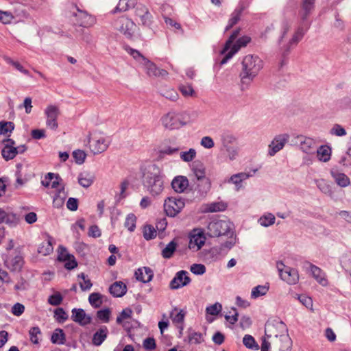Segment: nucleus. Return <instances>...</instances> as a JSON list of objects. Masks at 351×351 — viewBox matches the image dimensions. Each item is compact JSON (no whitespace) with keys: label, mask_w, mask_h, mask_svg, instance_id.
Returning <instances> with one entry per match:
<instances>
[{"label":"nucleus","mask_w":351,"mask_h":351,"mask_svg":"<svg viewBox=\"0 0 351 351\" xmlns=\"http://www.w3.org/2000/svg\"><path fill=\"white\" fill-rule=\"evenodd\" d=\"M291 28V22L285 21L282 23V33L278 40L279 43L282 45L280 47V55L277 64V69L279 73L283 71V69L288 64L289 55L291 49L296 46L303 38V32L302 29H299L297 32H294L291 38L283 43L284 41H285L287 34L289 32Z\"/></svg>","instance_id":"obj_1"},{"label":"nucleus","mask_w":351,"mask_h":351,"mask_svg":"<svg viewBox=\"0 0 351 351\" xmlns=\"http://www.w3.org/2000/svg\"><path fill=\"white\" fill-rule=\"evenodd\" d=\"M239 34V30L234 31L226 41L221 51V54H226L221 61V64L226 63L241 47H245L251 41L250 37L247 36H242L235 41Z\"/></svg>","instance_id":"obj_2"},{"label":"nucleus","mask_w":351,"mask_h":351,"mask_svg":"<svg viewBox=\"0 0 351 351\" xmlns=\"http://www.w3.org/2000/svg\"><path fill=\"white\" fill-rule=\"evenodd\" d=\"M315 0H302L300 9L298 12L300 22L295 32L302 29L303 36L311 26V22L309 20V16L315 9Z\"/></svg>","instance_id":"obj_3"},{"label":"nucleus","mask_w":351,"mask_h":351,"mask_svg":"<svg viewBox=\"0 0 351 351\" xmlns=\"http://www.w3.org/2000/svg\"><path fill=\"white\" fill-rule=\"evenodd\" d=\"M276 267L280 278L289 285H295L299 280V274L296 269L286 266L282 262H277Z\"/></svg>","instance_id":"obj_4"},{"label":"nucleus","mask_w":351,"mask_h":351,"mask_svg":"<svg viewBox=\"0 0 351 351\" xmlns=\"http://www.w3.org/2000/svg\"><path fill=\"white\" fill-rule=\"evenodd\" d=\"M144 184L149 193L153 195H157L163 191V180L157 174L146 173L144 176Z\"/></svg>","instance_id":"obj_5"},{"label":"nucleus","mask_w":351,"mask_h":351,"mask_svg":"<svg viewBox=\"0 0 351 351\" xmlns=\"http://www.w3.org/2000/svg\"><path fill=\"white\" fill-rule=\"evenodd\" d=\"M243 71L241 73V80L243 83L247 82V80L252 79L258 70L259 66L256 64V58L252 56H247L243 60Z\"/></svg>","instance_id":"obj_6"},{"label":"nucleus","mask_w":351,"mask_h":351,"mask_svg":"<svg viewBox=\"0 0 351 351\" xmlns=\"http://www.w3.org/2000/svg\"><path fill=\"white\" fill-rule=\"evenodd\" d=\"M230 230V223L225 220H213L208 225V234L210 237H219L227 234Z\"/></svg>","instance_id":"obj_7"},{"label":"nucleus","mask_w":351,"mask_h":351,"mask_svg":"<svg viewBox=\"0 0 351 351\" xmlns=\"http://www.w3.org/2000/svg\"><path fill=\"white\" fill-rule=\"evenodd\" d=\"M184 202L182 198L168 197L164 203V210L170 217H175L184 207Z\"/></svg>","instance_id":"obj_8"},{"label":"nucleus","mask_w":351,"mask_h":351,"mask_svg":"<svg viewBox=\"0 0 351 351\" xmlns=\"http://www.w3.org/2000/svg\"><path fill=\"white\" fill-rule=\"evenodd\" d=\"M89 138V147L94 154L104 152L108 147L105 138L99 133H90Z\"/></svg>","instance_id":"obj_9"},{"label":"nucleus","mask_w":351,"mask_h":351,"mask_svg":"<svg viewBox=\"0 0 351 351\" xmlns=\"http://www.w3.org/2000/svg\"><path fill=\"white\" fill-rule=\"evenodd\" d=\"M41 183L43 186L47 188L49 194L64 186L62 179L58 174L53 173H48L41 181Z\"/></svg>","instance_id":"obj_10"},{"label":"nucleus","mask_w":351,"mask_h":351,"mask_svg":"<svg viewBox=\"0 0 351 351\" xmlns=\"http://www.w3.org/2000/svg\"><path fill=\"white\" fill-rule=\"evenodd\" d=\"M57 260L63 263L66 269L71 270L77 267V263L73 255L71 254L66 247L60 245L58 248Z\"/></svg>","instance_id":"obj_11"},{"label":"nucleus","mask_w":351,"mask_h":351,"mask_svg":"<svg viewBox=\"0 0 351 351\" xmlns=\"http://www.w3.org/2000/svg\"><path fill=\"white\" fill-rule=\"evenodd\" d=\"M304 267L308 269L317 283L323 287L328 286V280L326 273L321 268L308 261H306L304 263Z\"/></svg>","instance_id":"obj_12"},{"label":"nucleus","mask_w":351,"mask_h":351,"mask_svg":"<svg viewBox=\"0 0 351 351\" xmlns=\"http://www.w3.org/2000/svg\"><path fill=\"white\" fill-rule=\"evenodd\" d=\"M289 138V135L287 133L276 135L268 146V155L273 156L282 149Z\"/></svg>","instance_id":"obj_13"},{"label":"nucleus","mask_w":351,"mask_h":351,"mask_svg":"<svg viewBox=\"0 0 351 351\" xmlns=\"http://www.w3.org/2000/svg\"><path fill=\"white\" fill-rule=\"evenodd\" d=\"M118 29L126 37H132L136 30V24L130 19L122 16L117 21Z\"/></svg>","instance_id":"obj_14"},{"label":"nucleus","mask_w":351,"mask_h":351,"mask_svg":"<svg viewBox=\"0 0 351 351\" xmlns=\"http://www.w3.org/2000/svg\"><path fill=\"white\" fill-rule=\"evenodd\" d=\"M295 144H298L300 149L306 154H313L315 153L317 143L316 141L311 138L304 136H297L295 137Z\"/></svg>","instance_id":"obj_15"},{"label":"nucleus","mask_w":351,"mask_h":351,"mask_svg":"<svg viewBox=\"0 0 351 351\" xmlns=\"http://www.w3.org/2000/svg\"><path fill=\"white\" fill-rule=\"evenodd\" d=\"M45 113L47 116L46 124L47 127L56 130L58 127L57 119L60 113L59 108L56 106L49 105L45 109Z\"/></svg>","instance_id":"obj_16"},{"label":"nucleus","mask_w":351,"mask_h":351,"mask_svg":"<svg viewBox=\"0 0 351 351\" xmlns=\"http://www.w3.org/2000/svg\"><path fill=\"white\" fill-rule=\"evenodd\" d=\"M5 265L12 271H20L24 265L23 257L19 252L14 251L7 257Z\"/></svg>","instance_id":"obj_17"},{"label":"nucleus","mask_w":351,"mask_h":351,"mask_svg":"<svg viewBox=\"0 0 351 351\" xmlns=\"http://www.w3.org/2000/svg\"><path fill=\"white\" fill-rule=\"evenodd\" d=\"M206 237L200 230H193L191 234L189 247L193 251H198L204 245Z\"/></svg>","instance_id":"obj_18"},{"label":"nucleus","mask_w":351,"mask_h":351,"mask_svg":"<svg viewBox=\"0 0 351 351\" xmlns=\"http://www.w3.org/2000/svg\"><path fill=\"white\" fill-rule=\"evenodd\" d=\"M136 20L139 19L142 25H149L152 23V16L148 8L144 5H138L135 9Z\"/></svg>","instance_id":"obj_19"},{"label":"nucleus","mask_w":351,"mask_h":351,"mask_svg":"<svg viewBox=\"0 0 351 351\" xmlns=\"http://www.w3.org/2000/svg\"><path fill=\"white\" fill-rule=\"evenodd\" d=\"M191 282V278L186 271H178L170 283L171 289H178L187 285Z\"/></svg>","instance_id":"obj_20"},{"label":"nucleus","mask_w":351,"mask_h":351,"mask_svg":"<svg viewBox=\"0 0 351 351\" xmlns=\"http://www.w3.org/2000/svg\"><path fill=\"white\" fill-rule=\"evenodd\" d=\"M71 319L80 326H86L90 323L91 317L82 308H73L71 311Z\"/></svg>","instance_id":"obj_21"},{"label":"nucleus","mask_w":351,"mask_h":351,"mask_svg":"<svg viewBox=\"0 0 351 351\" xmlns=\"http://www.w3.org/2000/svg\"><path fill=\"white\" fill-rule=\"evenodd\" d=\"M146 69L147 74L149 77H164L167 75L168 73L164 69H160L156 65L147 60L143 64Z\"/></svg>","instance_id":"obj_22"},{"label":"nucleus","mask_w":351,"mask_h":351,"mask_svg":"<svg viewBox=\"0 0 351 351\" xmlns=\"http://www.w3.org/2000/svg\"><path fill=\"white\" fill-rule=\"evenodd\" d=\"M330 175L335 183L340 187H347L350 184V180L344 173L339 171L337 169H332Z\"/></svg>","instance_id":"obj_23"},{"label":"nucleus","mask_w":351,"mask_h":351,"mask_svg":"<svg viewBox=\"0 0 351 351\" xmlns=\"http://www.w3.org/2000/svg\"><path fill=\"white\" fill-rule=\"evenodd\" d=\"M53 198V205L56 208L62 207L67 197V193L65 191L64 186L60 189H56L54 192L50 193Z\"/></svg>","instance_id":"obj_24"},{"label":"nucleus","mask_w":351,"mask_h":351,"mask_svg":"<svg viewBox=\"0 0 351 351\" xmlns=\"http://www.w3.org/2000/svg\"><path fill=\"white\" fill-rule=\"evenodd\" d=\"M19 219L16 215L11 212L8 208L4 209L0 208V223H5L7 224H16Z\"/></svg>","instance_id":"obj_25"},{"label":"nucleus","mask_w":351,"mask_h":351,"mask_svg":"<svg viewBox=\"0 0 351 351\" xmlns=\"http://www.w3.org/2000/svg\"><path fill=\"white\" fill-rule=\"evenodd\" d=\"M171 186L177 193H182L188 188L189 180L185 176H177L173 180Z\"/></svg>","instance_id":"obj_26"},{"label":"nucleus","mask_w":351,"mask_h":351,"mask_svg":"<svg viewBox=\"0 0 351 351\" xmlns=\"http://www.w3.org/2000/svg\"><path fill=\"white\" fill-rule=\"evenodd\" d=\"M6 142L10 143V145L7 144L5 145L2 149L1 154L5 160H10L16 156L18 151L16 147H13L14 142L12 139H7Z\"/></svg>","instance_id":"obj_27"},{"label":"nucleus","mask_w":351,"mask_h":351,"mask_svg":"<svg viewBox=\"0 0 351 351\" xmlns=\"http://www.w3.org/2000/svg\"><path fill=\"white\" fill-rule=\"evenodd\" d=\"M153 276V271L147 267L139 268L135 271L136 280L143 282H149L152 279Z\"/></svg>","instance_id":"obj_28"},{"label":"nucleus","mask_w":351,"mask_h":351,"mask_svg":"<svg viewBox=\"0 0 351 351\" xmlns=\"http://www.w3.org/2000/svg\"><path fill=\"white\" fill-rule=\"evenodd\" d=\"M185 315L186 313L183 310L175 308L170 313V318L178 328L182 329Z\"/></svg>","instance_id":"obj_29"},{"label":"nucleus","mask_w":351,"mask_h":351,"mask_svg":"<svg viewBox=\"0 0 351 351\" xmlns=\"http://www.w3.org/2000/svg\"><path fill=\"white\" fill-rule=\"evenodd\" d=\"M315 153L319 160L322 162H328L330 159L331 149L328 145H321L318 148L316 147Z\"/></svg>","instance_id":"obj_30"},{"label":"nucleus","mask_w":351,"mask_h":351,"mask_svg":"<svg viewBox=\"0 0 351 351\" xmlns=\"http://www.w3.org/2000/svg\"><path fill=\"white\" fill-rule=\"evenodd\" d=\"M165 126L169 129L173 130L180 126L179 119L177 115L169 113L162 119Z\"/></svg>","instance_id":"obj_31"},{"label":"nucleus","mask_w":351,"mask_h":351,"mask_svg":"<svg viewBox=\"0 0 351 351\" xmlns=\"http://www.w3.org/2000/svg\"><path fill=\"white\" fill-rule=\"evenodd\" d=\"M126 285L121 281L115 282L110 287V292L114 297H121L126 293Z\"/></svg>","instance_id":"obj_32"},{"label":"nucleus","mask_w":351,"mask_h":351,"mask_svg":"<svg viewBox=\"0 0 351 351\" xmlns=\"http://www.w3.org/2000/svg\"><path fill=\"white\" fill-rule=\"evenodd\" d=\"M132 317V311L130 308H125L117 318V323L122 325L123 327L130 324Z\"/></svg>","instance_id":"obj_33"},{"label":"nucleus","mask_w":351,"mask_h":351,"mask_svg":"<svg viewBox=\"0 0 351 351\" xmlns=\"http://www.w3.org/2000/svg\"><path fill=\"white\" fill-rule=\"evenodd\" d=\"M77 18L78 23L82 27H88L92 26L95 23V19L84 12H80Z\"/></svg>","instance_id":"obj_34"},{"label":"nucleus","mask_w":351,"mask_h":351,"mask_svg":"<svg viewBox=\"0 0 351 351\" xmlns=\"http://www.w3.org/2000/svg\"><path fill=\"white\" fill-rule=\"evenodd\" d=\"M315 182L317 185V187L323 193L330 196V197L333 195V191L330 184L324 179L315 180Z\"/></svg>","instance_id":"obj_35"},{"label":"nucleus","mask_w":351,"mask_h":351,"mask_svg":"<svg viewBox=\"0 0 351 351\" xmlns=\"http://www.w3.org/2000/svg\"><path fill=\"white\" fill-rule=\"evenodd\" d=\"M136 1L137 0H119L113 12H125L134 8L136 4Z\"/></svg>","instance_id":"obj_36"},{"label":"nucleus","mask_w":351,"mask_h":351,"mask_svg":"<svg viewBox=\"0 0 351 351\" xmlns=\"http://www.w3.org/2000/svg\"><path fill=\"white\" fill-rule=\"evenodd\" d=\"M53 247L51 238L43 241L38 246V252L43 256L50 254L53 252Z\"/></svg>","instance_id":"obj_37"},{"label":"nucleus","mask_w":351,"mask_h":351,"mask_svg":"<svg viewBox=\"0 0 351 351\" xmlns=\"http://www.w3.org/2000/svg\"><path fill=\"white\" fill-rule=\"evenodd\" d=\"M243 343L245 346L249 349L258 350L260 348V346L256 342L254 338L250 335H246L244 336ZM261 351H263V342L261 343Z\"/></svg>","instance_id":"obj_38"},{"label":"nucleus","mask_w":351,"mask_h":351,"mask_svg":"<svg viewBox=\"0 0 351 351\" xmlns=\"http://www.w3.org/2000/svg\"><path fill=\"white\" fill-rule=\"evenodd\" d=\"M108 334V329L104 327L98 330L93 335V343L95 346H100L106 339Z\"/></svg>","instance_id":"obj_39"},{"label":"nucleus","mask_w":351,"mask_h":351,"mask_svg":"<svg viewBox=\"0 0 351 351\" xmlns=\"http://www.w3.org/2000/svg\"><path fill=\"white\" fill-rule=\"evenodd\" d=\"M94 180V176L86 172H83L80 174L78 182L81 186L83 187H88L90 186Z\"/></svg>","instance_id":"obj_40"},{"label":"nucleus","mask_w":351,"mask_h":351,"mask_svg":"<svg viewBox=\"0 0 351 351\" xmlns=\"http://www.w3.org/2000/svg\"><path fill=\"white\" fill-rule=\"evenodd\" d=\"M178 246L175 240L171 241L162 251V255L165 258H171Z\"/></svg>","instance_id":"obj_41"},{"label":"nucleus","mask_w":351,"mask_h":351,"mask_svg":"<svg viewBox=\"0 0 351 351\" xmlns=\"http://www.w3.org/2000/svg\"><path fill=\"white\" fill-rule=\"evenodd\" d=\"M79 285L82 290L86 291L91 288L93 284L90 280L84 273H81L78 275Z\"/></svg>","instance_id":"obj_42"},{"label":"nucleus","mask_w":351,"mask_h":351,"mask_svg":"<svg viewBox=\"0 0 351 351\" xmlns=\"http://www.w3.org/2000/svg\"><path fill=\"white\" fill-rule=\"evenodd\" d=\"M51 341L53 343L63 344L65 341V334L63 330L56 329L51 335Z\"/></svg>","instance_id":"obj_43"},{"label":"nucleus","mask_w":351,"mask_h":351,"mask_svg":"<svg viewBox=\"0 0 351 351\" xmlns=\"http://www.w3.org/2000/svg\"><path fill=\"white\" fill-rule=\"evenodd\" d=\"M193 172L198 180L206 178V169L200 162H195L193 165Z\"/></svg>","instance_id":"obj_44"},{"label":"nucleus","mask_w":351,"mask_h":351,"mask_svg":"<svg viewBox=\"0 0 351 351\" xmlns=\"http://www.w3.org/2000/svg\"><path fill=\"white\" fill-rule=\"evenodd\" d=\"M227 204L223 202H213L208 204L206 206V211L214 213L223 211L226 209Z\"/></svg>","instance_id":"obj_45"},{"label":"nucleus","mask_w":351,"mask_h":351,"mask_svg":"<svg viewBox=\"0 0 351 351\" xmlns=\"http://www.w3.org/2000/svg\"><path fill=\"white\" fill-rule=\"evenodd\" d=\"M341 265L344 270L351 274V253L346 254L341 258Z\"/></svg>","instance_id":"obj_46"},{"label":"nucleus","mask_w":351,"mask_h":351,"mask_svg":"<svg viewBox=\"0 0 351 351\" xmlns=\"http://www.w3.org/2000/svg\"><path fill=\"white\" fill-rule=\"evenodd\" d=\"M330 134L332 136L342 137L347 134V132L343 126L340 124L336 123L333 125L332 128L330 130Z\"/></svg>","instance_id":"obj_47"},{"label":"nucleus","mask_w":351,"mask_h":351,"mask_svg":"<svg viewBox=\"0 0 351 351\" xmlns=\"http://www.w3.org/2000/svg\"><path fill=\"white\" fill-rule=\"evenodd\" d=\"M143 237L145 239L149 240L156 236V229L151 225H145L143 230Z\"/></svg>","instance_id":"obj_48"},{"label":"nucleus","mask_w":351,"mask_h":351,"mask_svg":"<svg viewBox=\"0 0 351 351\" xmlns=\"http://www.w3.org/2000/svg\"><path fill=\"white\" fill-rule=\"evenodd\" d=\"M14 16L11 12L0 10V22L3 24H10Z\"/></svg>","instance_id":"obj_49"},{"label":"nucleus","mask_w":351,"mask_h":351,"mask_svg":"<svg viewBox=\"0 0 351 351\" xmlns=\"http://www.w3.org/2000/svg\"><path fill=\"white\" fill-rule=\"evenodd\" d=\"M54 318L58 323H63L68 319V315L62 308L54 311Z\"/></svg>","instance_id":"obj_50"},{"label":"nucleus","mask_w":351,"mask_h":351,"mask_svg":"<svg viewBox=\"0 0 351 351\" xmlns=\"http://www.w3.org/2000/svg\"><path fill=\"white\" fill-rule=\"evenodd\" d=\"M136 217L134 214H130L125 219V226L128 229V230L132 232L136 228Z\"/></svg>","instance_id":"obj_51"},{"label":"nucleus","mask_w":351,"mask_h":351,"mask_svg":"<svg viewBox=\"0 0 351 351\" xmlns=\"http://www.w3.org/2000/svg\"><path fill=\"white\" fill-rule=\"evenodd\" d=\"M179 90L184 97H196L195 92L190 84H182L180 86Z\"/></svg>","instance_id":"obj_52"},{"label":"nucleus","mask_w":351,"mask_h":351,"mask_svg":"<svg viewBox=\"0 0 351 351\" xmlns=\"http://www.w3.org/2000/svg\"><path fill=\"white\" fill-rule=\"evenodd\" d=\"M339 163L345 167H351V152L347 149L345 154H343L339 158Z\"/></svg>","instance_id":"obj_53"},{"label":"nucleus","mask_w":351,"mask_h":351,"mask_svg":"<svg viewBox=\"0 0 351 351\" xmlns=\"http://www.w3.org/2000/svg\"><path fill=\"white\" fill-rule=\"evenodd\" d=\"M14 130V124L12 122H0V135L7 134Z\"/></svg>","instance_id":"obj_54"},{"label":"nucleus","mask_w":351,"mask_h":351,"mask_svg":"<svg viewBox=\"0 0 351 351\" xmlns=\"http://www.w3.org/2000/svg\"><path fill=\"white\" fill-rule=\"evenodd\" d=\"M249 175L245 173H239L231 176L230 181L238 186L243 180H246Z\"/></svg>","instance_id":"obj_55"},{"label":"nucleus","mask_w":351,"mask_h":351,"mask_svg":"<svg viewBox=\"0 0 351 351\" xmlns=\"http://www.w3.org/2000/svg\"><path fill=\"white\" fill-rule=\"evenodd\" d=\"M89 302L92 306L95 307H99L101 303V296L97 293H93L89 295Z\"/></svg>","instance_id":"obj_56"},{"label":"nucleus","mask_w":351,"mask_h":351,"mask_svg":"<svg viewBox=\"0 0 351 351\" xmlns=\"http://www.w3.org/2000/svg\"><path fill=\"white\" fill-rule=\"evenodd\" d=\"M189 341L191 343L199 344L204 341L200 332H192L189 335Z\"/></svg>","instance_id":"obj_57"},{"label":"nucleus","mask_w":351,"mask_h":351,"mask_svg":"<svg viewBox=\"0 0 351 351\" xmlns=\"http://www.w3.org/2000/svg\"><path fill=\"white\" fill-rule=\"evenodd\" d=\"M196 156V152L194 149H190L187 152H182L180 158L185 162L192 161Z\"/></svg>","instance_id":"obj_58"},{"label":"nucleus","mask_w":351,"mask_h":351,"mask_svg":"<svg viewBox=\"0 0 351 351\" xmlns=\"http://www.w3.org/2000/svg\"><path fill=\"white\" fill-rule=\"evenodd\" d=\"M62 302V296L59 292H56V293L49 296L48 299V302L53 306L60 305Z\"/></svg>","instance_id":"obj_59"},{"label":"nucleus","mask_w":351,"mask_h":351,"mask_svg":"<svg viewBox=\"0 0 351 351\" xmlns=\"http://www.w3.org/2000/svg\"><path fill=\"white\" fill-rule=\"evenodd\" d=\"M73 156L77 163L82 164L85 160L86 154L84 151L77 149L73 152Z\"/></svg>","instance_id":"obj_60"},{"label":"nucleus","mask_w":351,"mask_h":351,"mask_svg":"<svg viewBox=\"0 0 351 351\" xmlns=\"http://www.w3.org/2000/svg\"><path fill=\"white\" fill-rule=\"evenodd\" d=\"M190 269L191 272L197 275H202L206 272V267L202 264H193Z\"/></svg>","instance_id":"obj_61"},{"label":"nucleus","mask_w":351,"mask_h":351,"mask_svg":"<svg viewBox=\"0 0 351 351\" xmlns=\"http://www.w3.org/2000/svg\"><path fill=\"white\" fill-rule=\"evenodd\" d=\"M110 311L109 309H103L97 312V317L104 322H108Z\"/></svg>","instance_id":"obj_62"},{"label":"nucleus","mask_w":351,"mask_h":351,"mask_svg":"<svg viewBox=\"0 0 351 351\" xmlns=\"http://www.w3.org/2000/svg\"><path fill=\"white\" fill-rule=\"evenodd\" d=\"M40 334V330L38 327H33L29 330L30 340L34 343H38V335Z\"/></svg>","instance_id":"obj_63"},{"label":"nucleus","mask_w":351,"mask_h":351,"mask_svg":"<svg viewBox=\"0 0 351 351\" xmlns=\"http://www.w3.org/2000/svg\"><path fill=\"white\" fill-rule=\"evenodd\" d=\"M25 311V306L21 303H16L12 308V313L16 316L21 315Z\"/></svg>","instance_id":"obj_64"}]
</instances>
